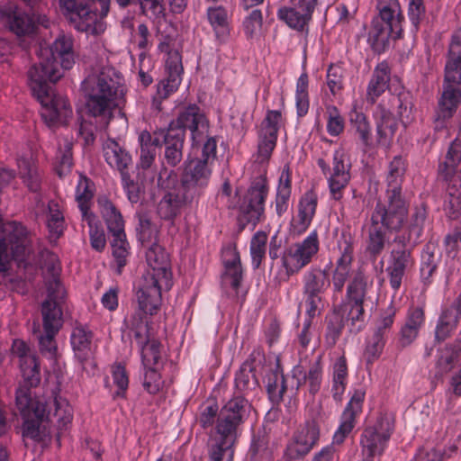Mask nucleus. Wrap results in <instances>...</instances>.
Instances as JSON below:
<instances>
[{
    "label": "nucleus",
    "mask_w": 461,
    "mask_h": 461,
    "mask_svg": "<svg viewBox=\"0 0 461 461\" xmlns=\"http://www.w3.org/2000/svg\"><path fill=\"white\" fill-rule=\"evenodd\" d=\"M72 142L68 140H64V149H59L56 156L55 170L61 177L66 176L72 167Z\"/></svg>",
    "instance_id": "53"
},
{
    "label": "nucleus",
    "mask_w": 461,
    "mask_h": 461,
    "mask_svg": "<svg viewBox=\"0 0 461 461\" xmlns=\"http://www.w3.org/2000/svg\"><path fill=\"white\" fill-rule=\"evenodd\" d=\"M379 14L376 18L389 21L394 26L402 24V15L401 13L400 4L398 0H379L378 1Z\"/></svg>",
    "instance_id": "47"
},
{
    "label": "nucleus",
    "mask_w": 461,
    "mask_h": 461,
    "mask_svg": "<svg viewBox=\"0 0 461 461\" xmlns=\"http://www.w3.org/2000/svg\"><path fill=\"white\" fill-rule=\"evenodd\" d=\"M316 4L317 0H298L292 7L279 8L277 16L291 29L303 32L308 30Z\"/></svg>",
    "instance_id": "23"
},
{
    "label": "nucleus",
    "mask_w": 461,
    "mask_h": 461,
    "mask_svg": "<svg viewBox=\"0 0 461 461\" xmlns=\"http://www.w3.org/2000/svg\"><path fill=\"white\" fill-rule=\"evenodd\" d=\"M442 455L434 447H424L417 452L414 461H441Z\"/></svg>",
    "instance_id": "64"
},
{
    "label": "nucleus",
    "mask_w": 461,
    "mask_h": 461,
    "mask_svg": "<svg viewBox=\"0 0 461 461\" xmlns=\"http://www.w3.org/2000/svg\"><path fill=\"white\" fill-rule=\"evenodd\" d=\"M351 129L358 135L365 146H368L371 140V125L366 116L357 110L356 107L349 113Z\"/></svg>",
    "instance_id": "45"
},
{
    "label": "nucleus",
    "mask_w": 461,
    "mask_h": 461,
    "mask_svg": "<svg viewBox=\"0 0 461 461\" xmlns=\"http://www.w3.org/2000/svg\"><path fill=\"white\" fill-rule=\"evenodd\" d=\"M384 346L383 333L375 332L372 339L367 342L365 349L364 357L368 363H373L376 360Z\"/></svg>",
    "instance_id": "57"
},
{
    "label": "nucleus",
    "mask_w": 461,
    "mask_h": 461,
    "mask_svg": "<svg viewBox=\"0 0 461 461\" xmlns=\"http://www.w3.org/2000/svg\"><path fill=\"white\" fill-rule=\"evenodd\" d=\"M291 196V172L288 166H285L276 188V212L281 216L288 208Z\"/></svg>",
    "instance_id": "41"
},
{
    "label": "nucleus",
    "mask_w": 461,
    "mask_h": 461,
    "mask_svg": "<svg viewBox=\"0 0 461 461\" xmlns=\"http://www.w3.org/2000/svg\"><path fill=\"white\" fill-rule=\"evenodd\" d=\"M364 398V391L361 389L356 390L352 394L344 411H349L352 416L356 417L358 413L361 412Z\"/></svg>",
    "instance_id": "62"
},
{
    "label": "nucleus",
    "mask_w": 461,
    "mask_h": 461,
    "mask_svg": "<svg viewBox=\"0 0 461 461\" xmlns=\"http://www.w3.org/2000/svg\"><path fill=\"white\" fill-rule=\"evenodd\" d=\"M170 127L190 130L193 140L192 153L196 154L200 149V144L207 137L209 122L199 107L189 105L170 123Z\"/></svg>",
    "instance_id": "17"
},
{
    "label": "nucleus",
    "mask_w": 461,
    "mask_h": 461,
    "mask_svg": "<svg viewBox=\"0 0 461 461\" xmlns=\"http://www.w3.org/2000/svg\"><path fill=\"white\" fill-rule=\"evenodd\" d=\"M54 412L47 411L44 398L34 397L28 387H20L16 392V407L23 418L22 434L23 438L46 446L50 440V424L58 427V438L72 421L73 408L60 396L53 400Z\"/></svg>",
    "instance_id": "2"
},
{
    "label": "nucleus",
    "mask_w": 461,
    "mask_h": 461,
    "mask_svg": "<svg viewBox=\"0 0 461 461\" xmlns=\"http://www.w3.org/2000/svg\"><path fill=\"white\" fill-rule=\"evenodd\" d=\"M170 288L163 286L160 282H151L149 279L144 278L141 286L137 292L139 311L130 318L125 319L124 326L126 327V321H129L133 316L140 317L148 323L146 315H153L158 312L161 303L162 291H168Z\"/></svg>",
    "instance_id": "19"
},
{
    "label": "nucleus",
    "mask_w": 461,
    "mask_h": 461,
    "mask_svg": "<svg viewBox=\"0 0 461 461\" xmlns=\"http://www.w3.org/2000/svg\"><path fill=\"white\" fill-rule=\"evenodd\" d=\"M292 373L298 388L307 386L312 394L319 392L322 381V369L319 363H314L307 371L303 366H296Z\"/></svg>",
    "instance_id": "35"
},
{
    "label": "nucleus",
    "mask_w": 461,
    "mask_h": 461,
    "mask_svg": "<svg viewBox=\"0 0 461 461\" xmlns=\"http://www.w3.org/2000/svg\"><path fill=\"white\" fill-rule=\"evenodd\" d=\"M353 249L349 244H346L341 250V255L336 261L335 268L332 275V285L334 290L341 292L346 282L350 276L352 278L357 273H354L352 267Z\"/></svg>",
    "instance_id": "31"
},
{
    "label": "nucleus",
    "mask_w": 461,
    "mask_h": 461,
    "mask_svg": "<svg viewBox=\"0 0 461 461\" xmlns=\"http://www.w3.org/2000/svg\"><path fill=\"white\" fill-rule=\"evenodd\" d=\"M405 172V164L402 158L395 157L389 166L387 176L388 186L392 194L388 205L377 203L373 213L375 221H382L390 227L396 228L404 222L407 216V207L401 197L400 184Z\"/></svg>",
    "instance_id": "9"
},
{
    "label": "nucleus",
    "mask_w": 461,
    "mask_h": 461,
    "mask_svg": "<svg viewBox=\"0 0 461 461\" xmlns=\"http://www.w3.org/2000/svg\"><path fill=\"white\" fill-rule=\"evenodd\" d=\"M98 204L107 228L113 235L111 241L113 256L121 268L126 264V258L129 255V243L126 240L122 217L106 198L99 199Z\"/></svg>",
    "instance_id": "12"
},
{
    "label": "nucleus",
    "mask_w": 461,
    "mask_h": 461,
    "mask_svg": "<svg viewBox=\"0 0 461 461\" xmlns=\"http://www.w3.org/2000/svg\"><path fill=\"white\" fill-rule=\"evenodd\" d=\"M372 227L369 230V239L367 242L366 249L372 255H378L384 249V244L387 240L385 238L384 229L388 230H398L402 227V223L396 228L390 227L382 221H375L373 217Z\"/></svg>",
    "instance_id": "42"
},
{
    "label": "nucleus",
    "mask_w": 461,
    "mask_h": 461,
    "mask_svg": "<svg viewBox=\"0 0 461 461\" xmlns=\"http://www.w3.org/2000/svg\"><path fill=\"white\" fill-rule=\"evenodd\" d=\"M93 197V189L90 181L83 176H79L76 188V200L81 211L82 216L90 214L88 203Z\"/></svg>",
    "instance_id": "48"
},
{
    "label": "nucleus",
    "mask_w": 461,
    "mask_h": 461,
    "mask_svg": "<svg viewBox=\"0 0 461 461\" xmlns=\"http://www.w3.org/2000/svg\"><path fill=\"white\" fill-rule=\"evenodd\" d=\"M12 354L20 359V368L26 384L37 385L40 383L39 363L35 355L30 353L27 344L23 340L14 339Z\"/></svg>",
    "instance_id": "26"
},
{
    "label": "nucleus",
    "mask_w": 461,
    "mask_h": 461,
    "mask_svg": "<svg viewBox=\"0 0 461 461\" xmlns=\"http://www.w3.org/2000/svg\"><path fill=\"white\" fill-rule=\"evenodd\" d=\"M104 157L111 167L118 169L124 179V170L131 162V158L115 140L109 139L104 144Z\"/></svg>",
    "instance_id": "37"
},
{
    "label": "nucleus",
    "mask_w": 461,
    "mask_h": 461,
    "mask_svg": "<svg viewBox=\"0 0 461 461\" xmlns=\"http://www.w3.org/2000/svg\"><path fill=\"white\" fill-rule=\"evenodd\" d=\"M77 59L72 36L59 35L50 46H41L39 63L28 72L29 86L40 102L41 115L49 126L64 123L72 115L66 97L56 95L50 83H56L73 68Z\"/></svg>",
    "instance_id": "1"
},
{
    "label": "nucleus",
    "mask_w": 461,
    "mask_h": 461,
    "mask_svg": "<svg viewBox=\"0 0 461 461\" xmlns=\"http://www.w3.org/2000/svg\"><path fill=\"white\" fill-rule=\"evenodd\" d=\"M267 194V188L263 181L253 185L247 192L240 211L245 215L248 222L256 223L264 212V202Z\"/></svg>",
    "instance_id": "27"
},
{
    "label": "nucleus",
    "mask_w": 461,
    "mask_h": 461,
    "mask_svg": "<svg viewBox=\"0 0 461 461\" xmlns=\"http://www.w3.org/2000/svg\"><path fill=\"white\" fill-rule=\"evenodd\" d=\"M317 207V195L310 191L300 199L297 212L291 221V231L294 234H302L310 226Z\"/></svg>",
    "instance_id": "29"
},
{
    "label": "nucleus",
    "mask_w": 461,
    "mask_h": 461,
    "mask_svg": "<svg viewBox=\"0 0 461 461\" xmlns=\"http://www.w3.org/2000/svg\"><path fill=\"white\" fill-rule=\"evenodd\" d=\"M348 380V367L346 359L340 357L332 367V393L336 400H339L343 394Z\"/></svg>",
    "instance_id": "44"
},
{
    "label": "nucleus",
    "mask_w": 461,
    "mask_h": 461,
    "mask_svg": "<svg viewBox=\"0 0 461 461\" xmlns=\"http://www.w3.org/2000/svg\"><path fill=\"white\" fill-rule=\"evenodd\" d=\"M339 459V448L333 444H329L314 454L312 461H337Z\"/></svg>",
    "instance_id": "61"
},
{
    "label": "nucleus",
    "mask_w": 461,
    "mask_h": 461,
    "mask_svg": "<svg viewBox=\"0 0 461 461\" xmlns=\"http://www.w3.org/2000/svg\"><path fill=\"white\" fill-rule=\"evenodd\" d=\"M162 367H144L143 385L150 393H158L162 385L160 370Z\"/></svg>",
    "instance_id": "56"
},
{
    "label": "nucleus",
    "mask_w": 461,
    "mask_h": 461,
    "mask_svg": "<svg viewBox=\"0 0 461 461\" xmlns=\"http://www.w3.org/2000/svg\"><path fill=\"white\" fill-rule=\"evenodd\" d=\"M110 0H59L64 15L77 31L99 34L105 30L104 17L109 11Z\"/></svg>",
    "instance_id": "8"
},
{
    "label": "nucleus",
    "mask_w": 461,
    "mask_h": 461,
    "mask_svg": "<svg viewBox=\"0 0 461 461\" xmlns=\"http://www.w3.org/2000/svg\"><path fill=\"white\" fill-rule=\"evenodd\" d=\"M29 253L26 229L14 221L0 222V271L5 270L11 259L24 262Z\"/></svg>",
    "instance_id": "10"
},
{
    "label": "nucleus",
    "mask_w": 461,
    "mask_h": 461,
    "mask_svg": "<svg viewBox=\"0 0 461 461\" xmlns=\"http://www.w3.org/2000/svg\"><path fill=\"white\" fill-rule=\"evenodd\" d=\"M0 25L6 27L17 37L32 35L39 25L49 27L50 21L43 14L29 15L14 3L0 4Z\"/></svg>",
    "instance_id": "11"
},
{
    "label": "nucleus",
    "mask_w": 461,
    "mask_h": 461,
    "mask_svg": "<svg viewBox=\"0 0 461 461\" xmlns=\"http://www.w3.org/2000/svg\"><path fill=\"white\" fill-rule=\"evenodd\" d=\"M398 127L395 116L385 109L381 110L380 119L377 122V142L379 145L388 148L395 135Z\"/></svg>",
    "instance_id": "39"
},
{
    "label": "nucleus",
    "mask_w": 461,
    "mask_h": 461,
    "mask_svg": "<svg viewBox=\"0 0 461 461\" xmlns=\"http://www.w3.org/2000/svg\"><path fill=\"white\" fill-rule=\"evenodd\" d=\"M182 141L180 140H176L172 145H168L165 151L166 159L168 164L175 166L182 158Z\"/></svg>",
    "instance_id": "63"
},
{
    "label": "nucleus",
    "mask_w": 461,
    "mask_h": 461,
    "mask_svg": "<svg viewBox=\"0 0 461 461\" xmlns=\"http://www.w3.org/2000/svg\"><path fill=\"white\" fill-rule=\"evenodd\" d=\"M249 409V402L242 396H235L222 406L217 418L215 432L210 438L209 457L212 461H221L222 456H228L227 461H232V446Z\"/></svg>",
    "instance_id": "4"
},
{
    "label": "nucleus",
    "mask_w": 461,
    "mask_h": 461,
    "mask_svg": "<svg viewBox=\"0 0 461 461\" xmlns=\"http://www.w3.org/2000/svg\"><path fill=\"white\" fill-rule=\"evenodd\" d=\"M207 19L216 37L225 41L230 34V15L222 6H212L207 9Z\"/></svg>",
    "instance_id": "38"
},
{
    "label": "nucleus",
    "mask_w": 461,
    "mask_h": 461,
    "mask_svg": "<svg viewBox=\"0 0 461 461\" xmlns=\"http://www.w3.org/2000/svg\"><path fill=\"white\" fill-rule=\"evenodd\" d=\"M126 329L132 332L137 339L143 368L162 367L161 345L156 339L151 338L147 322L140 317L133 316L129 321H126Z\"/></svg>",
    "instance_id": "13"
},
{
    "label": "nucleus",
    "mask_w": 461,
    "mask_h": 461,
    "mask_svg": "<svg viewBox=\"0 0 461 461\" xmlns=\"http://www.w3.org/2000/svg\"><path fill=\"white\" fill-rule=\"evenodd\" d=\"M50 260L52 264V273L47 282L48 300L42 304L44 335L39 338L41 352L47 358L59 355L54 338L62 324V312L59 307V302L65 296L64 288L58 277L59 267L54 265L56 258L50 255Z\"/></svg>",
    "instance_id": "6"
},
{
    "label": "nucleus",
    "mask_w": 461,
    "mask_h": 461,
    "mask_svg": "<svg viewBox=\"0 0 461 461\" xmlns=\"http://www.w3.org/2000/svg\"><path fill=\"white\" fill-rule=\"evenodd\" d=\"M344 130V119L337 107H327V131L331 136L339 135Z\"/></svg>",
    "instance_id": "55"
},
{
    "label": "nucleus",
    "mask_w": 461,
    "mask_h": 461,
    "mask_svg": "<svg viewBox=\"0 0 461 461\" xmlns=\"http://www.w3.org/2000/svg\"><path fill=\"white\" fill-rule=\"evenodd\" d=\"M282 125L281 113L275 110L267 111L259 133L258 159L260 162L267 161L270 158L276 144L277 132Z\"/></svg>",
    "instance_id": "21"
},
{
    "label": "nucleus",
    "mask_w": 461,
    "mask_h": 461,
    "mask_svg": "<svg viewBox=\"0 0 461 461\" xmlns=\"http://www.w3.org/2000/svg\"><path fill=\"white\" fill-rule=\"evenodd\" d=\"M320 248L319 236L312 230L302 241L288 247L282 256V266L287 276L299 272L317 255Z\"/></svg>",
    "instance_id": "16"
},
{
    "label": "nucleus",
    "mask_w": 461,
    "mask_h": 461,
    "mask_svg": "<svg viewBox=\"0 0 461 461\" xmlns=\"http://www.w3.org/2000/svg\"><path fill=\"white\" fill-rule=\"evenodd\" d=\"M366 293V278L362 273L357 272L348 284L346 301L340 308L342 317H346L351 322L354 330H360L364 322Z\"/></svg>",
    "instance_id": "14"
},
{
    "label": "nucleus",
    "mask_w": 461,
    "mask_h": 461,
    "mask_svg": "<svg viewBox=\"0 0 461 461\" xmlns=\"http://www.w3.org/2000/svg\"><path fill=\"white\" fill-rule=\"evenodd\" d=\"M159 48L162 51H167L166 71L167 76L166 79L158 83V95L160 98H167L180 86L184 69L182 58L177 50H168L166 44H161Z\"/></svg>",
    "instance_id": "22"
},
{
    "label": "nucleus",
    "mask_w": 461,
    "mask_h": 461,
    "mask_svg": "<svg viewBox=\"0 0 461 461\" xmlns=\"http://www.w3.org/2000/svg\"><path fill=\"white\" fill-rule=\"evenodd\" d=\"M262 27V14L259 10H253L243 22V30L248 37H255L260 33Z\"/></svg>",
    "instance_id": "58"
},
{
    "label": "nucleus",
    "mask_w": 461,
    "mask_h": 461,
    "mask_svg": "<svg viewBox=\"0 0 461 461\" xmlns=\"http://www.w3.org/2000/svg\"><path fill=\"white\" fill-rule=\"evenodd\" d=\"M211 175L212 168L210 165L194 158H190L185 165L182 176V188L192 198L199 195L207 186Z\"/></svg>",
    "instance_id": "20"
},
{
    "label": "nucleus",
    "mask_w": 461,
    "mask_h": 461,
    "mask_svg": "<svg viewBox=\"0 0 461 461\" xmlns=\"http://www.w3.org/2000/svg\"><path fill=\"white\" fill-rule=\"evenodd\" d=\"M222 263L224 273L221 276V287L230 296L238 294V289L242 278L240 258L233 247H227L222 250Z\"/></svg>",
    "instance_id": "24"
},
{
    "label": "nucleus",
    "mask_w": 461,
    "mask_h": 461,
    "mask_svg": "<svg viewBox=\"0 0 461 461\" xmlns=\"http://www.w3.org/2000/svg\"><path fill=\"white\" fill-rule=\"evenodd\" d=\"M460 312L456 306L446 309L439 317L435 335L439 340H444L456 328Z\"/></svg>",
    "instance_id": "43"
},
{
    "label": "nucleus",
    "mask_w": 461,
    "mask_h": 461,
    "mask_svg": "<svg viewBox=\"0 0 461 461\" xmlns=\"http://www.w3.org/2000/svg\"><path fill=\"white\" fill-rule=\"evenodd\" d=\"M158 230L149 220L140 219L138 229L139 240L147 248L146 261L148 264L145 279L160 282L163 286L172 287L173 276L169 255L157 243Z\"/></svg>",
    "instance_id": "7"
},
{
    "label": "nucleus",
    "mask_w": 461,
    "mask_h": 461,
    "mask_svg": "<svg viewBox=\"0 0 461 461\" xmlns=\"http://www.w3.org/2000/svg\"><path fill=\"white\" fill-rule=\"evenodd\" d=\"M349 165L343 149H337L333 155L332 173L329 178V187L335 200L342 198V190L349 182Z\"/></svg>",
    "instance_id": "28"
},
{
    "label": "nucleus",
    "mask_w": 461,
    "mask_h": 461,
    "mask_svg": "<svg viewBox=\"0 0 461 461\" xmlns=\"http://www.w3.org/2000/svg\"><path fill=\"white\" fill-rule=\"evenodd\" d=\"M92 332L85 326H77L70 336V343L75 357L81 362L88 359L93 353Z\"/></svg>",
    "instance_id": "36"
},
{
    "label": "nucleus",
    "mask_w": 461,
    "mask_h": 461,
    "mask_svg": "<svg viewBox=\"0 0 461 461\" xmlns=\"http://www.w3.org/2000/svg\"><path fill=\"white\" fill-rule=\"evenodd\" d=\"M267 235L266 232L258 231L254 234L250 242V255L252 265L258 267L267 251Z\"/></svg>",
    "instance_id": "51"
},
{
    "label": "nucleus",
    "mask_w": 461,
    "mask_h": 461,
    "mask_svg": "<svg viewBox=\"0 0 461 461\" xmlns=\"http://www.w3.org/2000/svg\"><path fill=\"white\" fill-rule=\"evenodd\" d=\"M112 378L113 384L115 386L113 397L122 398L126 394L129 386V375L126 371L125 366L121 363L114 364L112 366Z\"/></svg>",
    "instance_id": "50"
},
{
    "label": "nucleus",
    "mask_w": 461,
    "mask_h": 461,
    "mask_svg": "<svg viewBox=\"0 0 461 461\" xmlns=\"http://www.w3.org/2000/svg\"><path fill=\"white\" fill-rule=\"evenodd\" d=\"M393 430V419L390 415L380 416L373 426L366 428L360 441L362 461H372V457L382 455Z\"/></svg>",
    "instance_id": "15"
},
{
    "label": "nucleus",
    "mask_w": 461,
    "mask_h": 461,
    "mask_svg": "<svg viewBox=\"0 0 461 461\" xmlns=\"http://www.w3.org/2000/svg\"><path fill=\"white\" fill-rule=\"evenodd\" d=\"M81 88L88 113L100 120V128H105L125 94L122 76L109 66L95 68L82 82Z\"/></svg>",
    "instance_id": "3"
},
{
    "label": "nucleus",
    "mask_w": 461,
    "mask_h": 461,
    "mask_svg": "<svg viewBox=\"0 0 461 461\" xmlns=\"http://www.w3.org/2000/svg\"><path fill=\"white\" fill-rule=\"evenodd\" d=\"M295 102L299 116L306 114L309 109L308 77L302 74L296 83Z\"/></svg>",
    "instance_id": "52"
},
{
    "label": "nucleus",
    "mask_w": 461,
    "mask_h": 461,
    "mask_svg": "<svg viewBox=\"0 0 461 461\" xmlns=\"http://www.w3.org/2000/svg\"><path fill=\"white\" fill-rule=\"evenodd\" d=\"M330 280L325 272H308L304 276V292L310 296V303L320 302V294L323 293L330 285Z\"/></svg>",
    "instance_id": "40"
},
{
    "label": "nucleus",
    "mask_w": 461,
    "mask_h": 461,
    "mask_svg": "<svg viewBox=\"0 0 461 461\" xmlns=\"http://www.w3.org/2000/svg\"><path fill=\"white\" fill-rule=\"evenodd\" d=\"M390 82L389 66L382 62L378 64L366 88V102L373 104L388 89Z\"/></svg>",
    "instance_id": "34"
},
{
    "label": "nucleus",
    "mask_w": 461,
    "mask_h": 461,
    "mask_svg": "<svg viewBox=\"0 0 461 461\" xmlns=\"http://www.w3.org/2000/svg\"><path fill=\"white\" fill-rule=\"evenodd\" d=\"M355 418L349 411H343L339 426L335 431L330 444L337 447L344 442L355 427Z\"/></svg>",
    "instance_id": "54"
},
{
    "label": "nucleus",
    "mask_w": 461,
    "mask_h": 461,
    "mask_svg": "<svg viewBox=\"0 0 461 461\" xmlns=\"http://www.w3.org/2000/svg\"><path fill=\"white\" fill-rule=\"evenodd\" d=\"M142 11L154 18H160L164 14L161 0H140Z\"/></svg>",
    "instance_id": "60"
},
{
    "label": "nucleus",
    "mask_w": 461,
    "mask_h": 461,
    "mask_svg": "<svg viewBox=\"0 0 461 461\" xmlns=\"http://www.w3.org/2000/svg\"><path fill=\"white\" fill-rule=\"evenodd\" d=\"M17 167L23 183L31 191H36L40 186V175L34 155L31 149L18 156Z\"/></svg>",
    "instance_id": "33"
},
{
    "label": "nucleus",
    "mask_w": 461,
    "mask_h": 461,
    "mask_svg": "<svg viewBox=\"0 0 461 461\" xmlns=\"http://www.w3.org/2000/svg\"><path fill=\"white\" fill-rule=\"evenodd\" d=\"M320 438V428L315 421H307L299 426L290 438L285 456L289 459H299L307 455Z\"/></svg>",
    "instance_id": "18"
},
{
    "label": "nucleus",
    "mask_w": 461,
    "mask_h": 461,
    "mask_svg": "<svg viewBox=\"0 0 461 461\" xmlns=\"http://www.w3.org/2000/svg\"><path fill=\"white\" fill-rule=\"evenodd\" d=\"M202 158H195L194 159L203 161L210 166L213 163L215 158H216V149H217V142L214 138H204V140L202 141Z\"/></svg>",
    "instance_id": "59"
},
{
    "label": "nucleus",
    "mask_w": 461,
    "mask_h": 461,
    "mask_svg": "<svg viewBox=\"0 0 461 461\" xmlns=\"http://www.w3.org/2000/svg\"><path fill=\"white\" fill-rule=\"evenodd\" d=\"M188 194L181 190L169 191L164 194L158 205V213L164 220H173L176 217L188 199Z\"/></svg>",
    "instance_id": "32"
},
{
    "label": "nucleus",
    "mask_w": 461,
    "mask_h": 461,
    "mask_svg": "<svg viewBox=\"0 0 461 461\" xmlns=\"http://www.w3.org/2000/svg\"><path fill=\"white\" fill-rule=\"evenodd\" d=\"M83 221H86L89 227V235L91 246L97 251H101L105 247V235L104 231L93 213L82 216Z\"/></svg>",
    "instance_id": "46"
},
{
    "label": "nucleus",
    "mask_w": 461,
    "mask_h": 461,
    "mask_svg": "<svg viewBox=\"0 0 461 461\" xmlns=\"http://www.w3.org/2000/svg\"><path fill=\"white\" fill-rule=\"evenodd\" d=\"M48 207L47 226L51 236L58 238L63 233L65 228L63 213L59 205L53 201L49 203Z\"/></svg>",
    "instance_id": "49"
},
{
    "label": "nucleus",
    "mask_w": 461,
    "mask_h": 461,
    "mask_svg": "<svg viewBox=\"0 0 461 461\" xmlns=\"http://www.w3.org/2000/svg\"><path fill=\"white\" fill-rule=\"evenodd\" d=\"M461 31H457L449 46L445 68V85L434 118V128L440 131L456 111L461 101Z\"/></svg>",
    "instance_id": "5"
},
{
    "label": "nucleus",
    "mask_w": 461,
    "mask_h": 461,
    "mask_svg": "<svg viewBox=\"0 0 461 461\" xmlns=\"http://www.w3.org/2000/svg\"><path fill=\"white\" fill-rule=\"evenodd\" d=\"M402 31V24L394 26L389 21L375 17L368 32L367 41L375 51L382 52L388 48L391 38L401 37Z\"/></svg>",
    "instance_id": "25"
},
{
    "label": "nucleus",
    "mask_w": 461,
    "mask_h": 461,
    "mask_svg": "<svg viewBox=\"0 0 461 461\" xmlns=\"http://www.w3.org/2000/svg\"><path fill=\"white\" fill-rule=\"evenodd\" d=\"M411 265L412 260L410 252L403 247L392 251L391 260L386 271L390 278V285L394 290L400 288L405 270Z\"/></svg>",
    "instance_id": "30"
}]
</instances>
